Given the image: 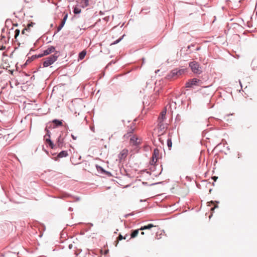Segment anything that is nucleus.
<instances>
[{"label":"nucleus","mask_w":257,"mask_h":257,"mask_svg":"<svg viewBox=\"0 0 257 257\" xmlns=\"http://www.w3.org/2000/svg\"><path fill=\"white\" fill-rule=\"evenodd\" d=\"M166 109L164 108L160 113L157 119V125L154 131L158 135H163L167 128V124L165 122Z\"/></svg>","instance_id":"nucleus-1"},{"label":"nucleus","mask_w":257,"mask_h":257,"mask_svg":"<svg viewBox=\"0 0 257 257\" xmlns=\"http://www.w3.org/2000/svg\"><path fill=\"white\" fill-rule=\"evenodd\" d=\"M58 57V55H57V52L55 53L54 55H52L50 57L46 58L44 59V61L43 62V66L46 67L51 65L57 60Z\"/></svg>","instance_id":"nucleus-2"},{"label":"nucleus","mask_w":257,"mask_h":257,"mask_svg":"<svg viewBox=\"0 0 257 257\" xmlns=\"http://www.w3.org/2000/svg\"><path fill=\"white\" fill-rule=\"evenodd\" d=\"M153 227H154V226L152 224H149L147 225L142 226L140 229L132 230L131 238L130 239L137 237L139 234L140 230H150Z\"/></svg>","instance_id":"nucleus-3"},{"label":"nucleus","mask_w":257,"mask_h":257,"mask_svg":"<svg viewBox=\"0 0 257 257\" xmlns=\"http://www.w3.org/2000/svg\"><path fill=\"white\" fill-rule=\"evenodd\" d=\"M35 23H31L27 25V28L23 30L20 36L22 40H25L28 36L30 35L31 32V27H33Z\"/></svg>","instance_id":"nucleus-4"},{"label":"nucleus","mask_w":257,"mask_h":257,"mask_svg":"<svg viewBox=\"0 0 257 257\" xmlns=\"http://www.w3.org/2000/svg\"><path fill=\"white\" fill-rule=\"evenodd\" d=\"M189 66L194 73L200 74L202 72L201 68L200 67L199 64L196 62L193 61L190 62Z\"/></svg>","instance_id":"nucleus-5"},{"label":"nucleus","mask_w":257,"mask_h":257,"mask_svg":"<svg viewBox=\"0 0 257 257\" xmlns=\"http://www.w3.org/2000/svg\"><path fill=\"white\" fill-rule=\"evenodd\" d=\"M160 158V154L159 151L158 149H155L154 150V152L152 155L151 160L150 162V163L152 165H154L156 164L158 160Z\"/></svg>","instance_id":"nucleus-6"},{"label":"nucleus","mask_w":257,"mask_h":257,"mask_svg":"<svg viewBox=\"0 0 257 257\" xmlns=\"http://www.w3.org/2000/svg\"><path fill=\"white\" fill-rule=\"evenodd\" d=\"M130 138V143L132 145L137 146L141 143V140L136 135H132Z\"/></svg>","instance_id":"nucleus-7"},{"label":"nucleus","mask_w":257,"mask_h":257,"mask_svg":"<svg viewBox=\"0 0 257 257\" xmlns=\"http://www.w3.org/2000/svg\"><path fill=\"white\" fill-rule=\"evenodd\" d=\"M55 51V48L53 46H50V47L48 48L46 50H44L43 51V53L39 55L38 56V57H41L44 56L48 55L52 53H53Z\"/></svg>","instance_id":"nucleus-8"},{"label":"nucleus","mask_w":257,"mask_h":257,"mask_svg":"<svg viewBox=\"0 0 257 257\" xmlns=\"http://www.w3.org/2000/svg\"><path fill=\"white\" fill-rule=\"evenodd\" d=\"M199 82V80L196 78H193L186 83V87H191L193 85H196Z\"/></svg>","instance_id":"nucleus-9"},{"label":"nucleus","mask_w":257,"mask_h":257,"mask_svg":"<svg viewBox=\"0 0 257 257\" xmlns=\"http://www.w3.org/2000/svg\"><path fill=\"white\" fill-rule=\"evenodd\" d=\"M135 129V127L134 125H131L130 128L127 130V133L124 135V138H128L130 137H131V136H132V134H133Z\"/></svg>","instance_id":"nucleus-10"},{"label":"nucleus","mask_w":257,"mask_h":257,"mask_svg":"<svg viewBox=\"0 0 257 257\" xmlns=\"http://www.w3.org/2000/svg\"><path fill=\"white\" fill-rule=\"evenodd\" d=\"M63 138H62L61 136H60L57 139V141L55 146H56L58 148H62V147L63 146Z\"/></svg>","instance_id":"nucleus-11"},{"label":"nucleus","mask_w":257,"mask_h":257,"mask_svg":"<svg viewBox=\"0 0 257 257\" xmlns=\"http://www.w3.org/2000/svg\"><path fill=\"white\" fill-rule=\"evenodd\" d=\"M169 108L170 109V110L172 112H173L174 110H175L176 109V104L175 102L172 101L169 104Z\"/></svg>","instance_id":"nucleus-12"},{"label":"nucleus","mask_w":257,"mask_h":257,"mask_svg":"<svg viewBox=\"0 0 257 257\" xmlns=\"http://www.w3.org/2000/svg\"><path fill=\"white\" fill-rule=\"evenodd\" d=\"M67 18V14H66L64 16L63 20L61 22V23L60 25L58 27V28H57V29H58L57 31H59L62 28V27L64 26Z\"/></svg>","instance_id":"nucleus-13"},{"label":"nucleus","mask_w":257,"mask_h":257,"mask_svg":"<svg viewBox=\"0 0 257 257\" xmlns=\"http://www.w3.org/2000/svg\"><path fill=\"white\" fill-rule=\"evenodd\" d=\"M127 151L126 150H122L119 154L120 159L121 160L124 159L127 156Z\"/></svg>","instance_id":"nucleus-14"},{"label":"nucleus","mask_w":257,"mask_h":257,"mask_svg":"<svg viewBox=\"0 0 257 257\" xmlns=\"http://www.w3.org/2000/svg\"><path fill=\"white\" fill-rule=\"evenodd\" d=\"M86 50H83L79 54V59L80 60H82L83 59H84V58L86 56Z\"/></svg>","instance_id":"nucleus-15"},{"label":"nucleus","mask_w":257,"mask_h":257,"mask_svg":"<svg viewBox=\"0 0 257 257\" xmlns=\"http://www.w3.org/2000/svg\"><path fill=\"white\" fill-rule=\"evenodd\" d=\"M68 156V153L66 151H63L61 152L58 155V157L59 158L65 157Z\"/></svg>","instance_id":"nucleus-16"},{"label":"nucleus","mask_w":257,"mask_h":257,"mask_svg":"<svg viewBox=\"0 0 257 257\" xmlns=\"http://www.w3.org/2000/svg\"><path fill=\"white\" fill-rule=\"evenodd\" d=\"M46 142L49 144V146L53 149L55 147V145L53 143V142L51 141L50 138H46Z\"/></svg>","instance_id":"nucleus-17"},{"label":"nucleus","mask_w":257,"mask_h":257,"mask_svg":"<svg viewBox=\"0 0 257 257\" xmlns=\"http://www.w3.org/2000/svg\"><path fill=\"white\" fill-rule=\"evenodd\" d=\"M53 122L55 124V126H60L62 125V122L61 120L54 119Z\"/></svg>","instance_id":"nucleus-18"},{"label":"nucleus","mask_w":257,"mask_h":257,"mask_svg":"<svg viewBox=\"0 0 257 257\" xmlns=\"http://www.w3.org/2000/svg\"><path fill=\"white\" fill-rule=\"evenodd\" d=\"M123 239H125V237L123 236L121 234H120L117 238V242H116V246L117 245V244L118 242V241L121 240Z\"/></svg>","instance_id":"nucleus-19"},{"label":"nucleus","mask_w":257,"mask_h":257,"mask_svg":"<svg viewBox=\"0 0 257 257\" xmlns=\"http://www.w3.org/2000/svg\"><path fill=\"white\" fill-rule=\"evenodd\" d=\"M20 32V31L18 29H16L15 31V38L16 40H17V38H18V36H19Z\"/></svg>","instance_id":"nucleus-20"},{"label":"nucleus","mask_w":257,"mask_h":257,"mask_svg":"<svg viewBox=\"0 0 257 257\" xmlns=\"http://www.w3.org/2000/svg\"><path fill=\"white\" fill-rule=\"evenodd\" d=\"M167 145H168L169 149H170L172 147V141L171 140H169V139L168 140Z\"/></svg>","instance_id":"nucleus-21"},{"label":"nucleus","mask_w":257,"mask_h":257,"mask_svg":"<svg viewBox=\"0 0 257 257\" xmlns=\"http://www.w3.org/2000/svg\"><path fill=\"white\" fill-rule=\"evenodd\" d=\"M45 131H46L47 132V134L46 135V136H45V138H46V137H47L48 138H50V132H49V131L47 129V128H45Z\"/></svg>","instance_id":"nucleus-22"},{"label":"nucleus","mask_w":257,"mask_h":257,"mask_svg":"<svg viewBox=\"0 0 257 257\" xmlns=\"http://www.w3.org/2000/svg\"><path fill=\"white\" fill-rule=\"evenodd\" d=\"M81 12V10L78 8H75L74 10V13L75 14H79Z\"/></svg>","instance_id":"nucleus-23"},{"label":"nucleus","mask_w":257,"mask_h":257,"mask_svg":"<svg viewBox=\"0 0 257 257\" xmlns=\"http://www.w3.org/2000/svg\"><path fill=\"white\" fill-rule=\"evenodd\" d=\"M85 6H87L89 4V0H82Z\"/></svg>","instance_id":"nucleus-24"},{"label":"nucleus","mask_w":257,"mask_h":257,"mask_svg":"<svg viewBox=\"0 0 257 257\" xmlns=\"http://www.w3.org/2000/svg\"><path fill=\"white\" fill-rule=\"evenodd\" d=\"M185 71V69H181L179 71H178V74L179 73V74H183Z\"/></svg>","instance_id":"nucleus-25"},{"label":"nucleus","mask_w":257,"mask_h":257,"mask_svg":"<svg viewBox=\"0 0 257 257\" xmlns=\"http://www.w3.org/2000/svg\"><path fill=\"white\" fill-rule=\"evenodd\" d=\"M121 40V38H119L118 40H117L116 41H114L112 44H116L118 43V42H119Z\"/></svg>","instance_id":"nucleus-26"},{"label":"nucleus","mask_w":257,"mask_h":257,"mask_svg":"<svg viewBox=\"0 0 257 257\" xmlns=\"http://www.w3.org/2000/svg\"><path fill=\"white\" fill-rule=\"evenodd\" d=\"M71 137L72 139L74 140H76L77 139V137L75 136L74 135H71Z\"/></svg>","instance_id":"nucleus-27"},{"label":"nucleus","mask_w":257,"mask_h":257,"mask_svg":"<svg viewBox=\"0 0 257 257\" xmlns=\"http://www.w3.org/2000/svg\"><path fill=\"white\" fill-rule=\"evenodd\" d=\"M68 247L69 249H72V247H73V244H70L68 246Z\"/></svg>","instance_id":"nucleus-28"},{"label":"nucleus","mask_w":257,"mask_h":257,"mask_svg":"<svg viewBox=\"0 0 257 257\" xmlns=\"http://www.w3.org/2000/svg\"><path fill=\"white\" fill-rule=\"evenodd\" d=\"M5 49H6V47L2 46L1 47L0 50H5Z\"/></svg>","instance_id":"nucleus-29"},{"label":"nucleus","mask_w":257,"mask_h":257,"mask_svg":"<svg viewBox=\"0 0 257 257\" xmlns=\"http://www.w3.org/2000/svg\"><path fill=\"white\" fill-rule=\"evenodd\" d=\"M212 178L213 179V180L214 181H216V180L218 178V177H216V176H214Z\"/></svg>","instance_id":"nucleus-30"},{"label":"nucleus","mask_w":257,"mask_h":257,"mask_svg":"<svg viewBox=\"0 0 257 257\" xmlns=\"http://www.w3.org/2000/svg\"><path fill=\"white\" fill-rule=\"evenodd\" d=\"M75 254H76V255H77L79 253V252H77V251H75Z\"/></svg>","instance_id":"nucleus-31"},{"label":"nucleus","mask_w":257,"mask_h":257,"mask_svg":"<svg viewBox=\"0 0 257 257\" xmlns=\"http://www.w3.org/2000/svg\"><path fill=\"white\" fill-rule=\"evenodd\" d=\"M145 234V232H144V231H142L141 232V234L142 235H144Z\"/></svg>","instance_id":"nucleus-32"},{"label":"nucleus","mask_w":257,"mask_h":257,"mask_svg":"<svg viewBox=\"0 0 257 257\" xmlns=\"http://www.w3.org/2000/svg\"><path fill=\"white\" fill-rule=\"evenodd\" d=\"M108 250H105V252H104V253H105V254H107V253H108Z\"/></svg>","instance_id":"nucleus-33"},{"label":"nucleus","mask_w":257,"mask_h":257,"mask_svg":"<svg viewBox=\"0 0 257 257\" xmlns=\"http://www.w3.org/2000/svg\"><path fill=\"white\" fill-rule=\"evenodd\" d=\"M127 236V234H125V235L124 236V237H125V239H126Z\"/></svg>","instance_id":"nucleus-34"},{"label":"nucleus","mask_w":257,"mask_h":257,"mask_svg":"<svg viewBox=\"0 0 257 257\" xmlns=\"http://www.w3.org/2000/svg\"><path fill=\"white\" fill-rule=\"evenodd\" d=\"M213 209H214V208H211V210H213Z\"/></svg>","instance_id":"nucleus-35"}]
</instances>
